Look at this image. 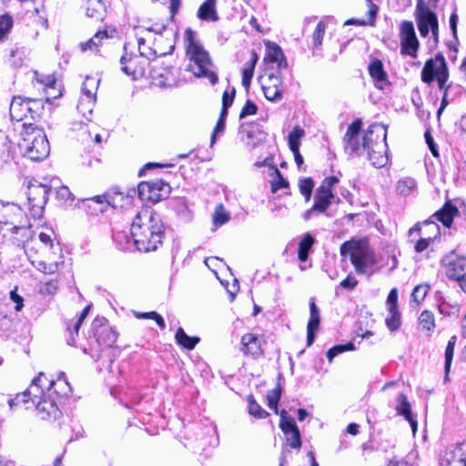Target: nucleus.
<instances>
[{
	"label": "nucleus",
	"mask_w": 466,
	"mask_h": 466,
	"mask_svg": "<svg viewBox=\"0 0 466 466\" xmlns=\"http://www.w3.org/2000/svg\"><path fill=\"white\" fill-rule=\"evenodd\" d=\"M96 98H87V96L82 95L79 98L77 110L83 115V116L89 120L88 115H91L94 109Z\"/></svg>",
	"instance_id": "nucleus-40"
},
{
	"label": "nucleus",
	"mask_w": 466,
	"mask_h": 466,
	"mask_svg": "<svg viewBox=\"0 0 466 466\" xmlns=\"http://www.w3.org/2000/svg\"><path fill=\"white\" fill-rule=\"evenodd\" d=\"M305 136V131L299 127H296L293 128L291 132L289 134V149H297L299 148L300 143L299 140L301 137Z\"/></svg>",
	"instance_id": "nucleus-49"
},
{
	"label": "nucleus",
	"mask_w": 466,
	"mask_h": 466,
	"mask_svg": "<svg viewBox=\"0 0 466 466\" xmlns=\"http://www.w3.org/2000/svg\"><path fill=\"white\" fill-rule=\"evenodd\" d=\"M369 73L374 80L377 88L383 89L384 86L388 84V76L380 60L374 59L370 64Z\"/></svg>",
	"instance_id": "nucleus-25"
},
{
	"label": "nucleus",
	"mask_w": 466,
	"mask_h": 466,
	"mask_svg": "<svg viewBox=\"0 0 466 466\" xmlns=\"http://www.w3.org/2000/svg\"><path fill=\"white\" fill-rule=\"evenodd\" d=\"M56 198L60 205L64 207H71L74 202V197L69 188L66 186H62L56 190Z\"/></svg>",
	"instance_id": "nucleus-46"
},
{
	"label": "nucleus",
	"mask_w": 466,
	"mask_h": 466,
	"mask_svg": "<svg viewBox=\"0 0 466 466\" xmlns=\"http://www.w3.org/2000/svg\"><path fill=\"white\" fill-rule=\"evenodd\" d=\"M424 137H425L426 143H427L431 154L435 157H439L438 147H437L436 143L434 142V139L429 130H427L425 132Z\"/></svg>",
	"instance_id": "nucleus-63"
},
{
	"label": "nucleus",
	"mask_w": 466,
	"mask_h": 466,
	"mask_svg": "<svg viewBox=\"0 0 466 466\" xmlns=\"http://www.w3.org/2000/svg\"><path fill=\"white\" fill-rule=\"evenodd\" d=\"M395 409L397 414L403 416L404 419L410 422L412 431H415L417 430L418 423L412 416L410 403L408 401L407 396L404 393L399 394Z\"/></svg>",
	"instance_id": "nucleus-22"
},
{
	"label": "nucleus",
	"mask_w": 466,
	"mask_h": 466,
	"mask_svg": "<svg viewBox=\"0 0 466 466\" xmlns=\"http://www.w3.org/2000/svg\"><path fill=\"white\" fill-rule=\"evenodd\" d=\"M28 114L32 119L39 117L44 111V100L42 98H25Z\"/></svg>",
	"instance_id": "nucleus-37"
},
{
	"label": "nucleus",
	"mask_w": 466,
	"mask_h": 466,
	"mask_svg": "<svg viewBox=\"0 0 466 466\" xmlns=\"http://www.w3.org/2000/svg\"><path fill=\"white\" fill-rule=\"evenodd\" d=\"M419 324L422 329L433 331L435 329L434 315L430 310H423L419 317Z\"/></svg>",
	"instance_id": "nucleus-42"
},
{
	"label": "nucleus",
	"mask_w": 466,
	"mask_h": 466,
	"mask_svg": "<svg viewBox=\"0 0 466 466\" xmlns=\"http://www.w3.org/2000/svg\"><path fill=\"white\" fill-rule=\"evenodd\" d=\"M71 391L64 372L56 380L40 372L28 387L31 402L42 420L57 419L60 415L59 400L67 397Z\"/></svg>",
	"instance_id": "nucleus-1"
},
{
	"label": "nucleus",
	"mask_w": 466,
	"mask_h": 466,
	"mask_svg": "<svg viewBox=\"0 0 466 466\" xmlns=\"http://www.w3.org/2000/svg\"><path fill=\"white\" fill-rule=\"evenodd\" d=\"M135 316L137 319H154L157 326L164 329L166 328V323L164 319L161 317L160 314H158L156 311H149V312H135Z\"/></svg>",
	"instance_id": "nucleus-55"
},
{
	"label": "nucleus",
	"mask_w": 466,
	"mask_h": 466,
	"mask_svg": "<svg viewBox=\"0 0 466 466\" xmlns=\"http://www.w3.org/2000/svg\"><path fill=\"white\" fill-rule=\"evenodd\" d=\"M170 191V186L163 180L146 181L138 184L137 193L142 200L158 202L165 198Z\"/></svg>",
	"instance_id": "nucleus-13"
},
{
	"label": "nucleus",
	"mask_w": 466,
	"mask_h": 466,
	"mask_svg": "<svg viewBox=\"0 0 466 466\" xmlns=\"http://www.w3.org/2000/svg\"><path fill=\"white\" fill-rule=\"evenodd\" d=\"M438 81L441 90H447L451 87V84H447L449 80V70L446 60L441 54H437L434 58L426 61L421 70V80L426 84H431L434 80Z\"/></svg>",
	"instance_id": "nucleus-9"
},
{
	"label": "nucleus",
	"mask_w": 466,
	"mask_h": 466,
	"mask_svg": "<svg viewBox=\"0 0 466 466\" xmlns=\"http://www.w3.org/2000/svg\"><path fill=\"white\" fill-rule=\"evenodd\" d=\"M263 93L268 101L278 102L282 98V88L275 86H262Z\"/></svg>",
	"instance_id": "nucleus-54"
},
{
	"label": "nucleus",
	"mask_w": 466,
	"mask_h": 466,
	"mask_svg": "<svg viewBox=\"0 0 466 466\" xmlns=\"http://www.w3.org/2000/svg\"><path fill=\"white\" fill-rule=\"evenodd\" d=\"M32 264L35 266V268L37 270H39L45 274H54L58 270L60 262L51 261V262L47 263L46 261L39 260V261H33Z\"/></svg>",
	"instance_id": "nucleus-47"
},
{
	"label": "nucleus",
	"mask_w": 466,
	"mask_h": 466,
	"mask_svg": "<svg viewBox=\"0 0 466 466\" xmlns=\"http://www.w3.org/2000/svg\"><path fill=\"white\" fill-rule=\"evenodd\" d=\"M430 290V286L428 284H420L417 285L411 293V298L414 302L420 304L427 296Z\"/></svg>",
	"instance_id": "nucleus-56"
},
{
	"label": "nucleus",
	"mask_w": 466,
	"mask_h": 466,
	"mask_svg": "<svg viewBox=\"0 0 466 466\" xmlns=\"http://www.w3.org/2000/svg\"><path fill=\"white\" fill-rule=\"evenodd\" d=\"M315 239L313 237L307 233L303 236L299 244L298 258L300 261L304 262L308 259L309 250L311 249Z\"/></svg>",
	"instance_id": "nucleus-34"
},
{
	"label": "nucleus",
	"mask_w": 466,
	"mask_h": 466,
	"mask_svg": "<svg viewBox=\"0 0 466 466\" xmlns=\"http://www.w3.org/2000/svg\"><path fill=\"white\" fill-rule=\"evenodd\" d=\"M287 442L293 449H299L301 447V438L299 430L293 431L289 434H285Z\"/></svg>",
	"instance_id": "nucleus-59"
},
{
	"label": "nucleus",
	"mask_w": 466,
	"mask_h": 466,
	"mask_svg": "<svg viewBox=\"0 0 466 466\" xmlns=\"http://www.w3.org/2000/svg\"><path fill=\"white\" fill-rule=\"evenodd\" d=\"M175 339L178 345L188 350H192L200 340L198 337L188 336L182 328L177 329Z\"/></svg>",
	"instance_id": "nucleus-33"
},
{
	"label": "nucleus",
	"mask_w": 466,
	"mask_h": 466,
	"mask_svg": "<svg viewBox=\"0 0 466 466\" xmlns=\"http://www.w3.org/2000/svg\"><path fill=\"white\" fill-rule=\"evenodd\" d=\"M130 234L137 250L149 252L156 250L162 243L165 228L160 216L147 208H142L134 218Z\"/></svg>",
	"instance_id": "nucleus-2"
},
{
	"label": "nucleus",
	"mask_w": 466,
	"mask_h": 466,
	"mask_svg": "<svg viewBox=\"0 0 466 466\" xmlns=\"http://www.w3.org/2000/svg\"><path fill=\"white\" fill-rule=\"evenodd\" d=\"M230 218L229 213L225 209L223 204L216 207L212 216L213 224L217 227L226 224Z\"/></svg>",
	"instance_id": "nucleus-43"
},
{
	"label": "nucleus",
	"mask_w": 466,
	"mask_h": 466,
	"mask_svg": "<svg viewBox=\"0 0 466 466\" xmlns=\"http://www.w3.org/2000/svg\"><path fill=\"white\" fill-rule=\"evenodd\" d=\"M217 0H206L198 8V17L205 21L216 22L218 15L216 9Z\"/></svg>",
	"instance_id": "nucleus-31"
},
{
	"label": "nucleus",
	"mask_w": 466,
	"mask_h": 466,
	"mask_svg": "<svg viewBox=\"0 0 466 466\" xmlns=\"http://www.w3.org/2000/svg\"><path fill=\"white\" fill-rule=\"evenodd\" d=\"M18 147L25 157L32 161H42L50 153V145L45 131L34 125H24Z\"/></svg>",
	"instance_id": "nucleus-5"
},
{
	"label": "nucleus",
	"mask_w": 466,
	"mask_h": 466,
	"mask_svg": "<svg viewBox=\"0 0 466 466\" xmlns=\"http://www.w3.org/2000/svg\"><path fill=\"white\" fill-rule=\"evenodd\" d=\"M9 112L13 121H23L29 116L26 99L22 96H14L10 103Z\"/></svg>",
	"instance_id": "nucleus-23"
},
{
	"label": "nucleus",
	"mask_w": 466,
	"mask_h": 466,
	"mask_svg": "<svg viewBox=\"0 0 466 466\" xmlns=\"http://www.w3.org/2000/svg\"><path fill=\"white\" fill-rule=\"evenodd\" d=\"M185 41L186 54L189 60L187 70L197 77L208 78L212 85H215L218 78L217 74L211 70L212 61L209 54L197 40L196 33L191 28H187Z\"/></svg>",
	"instance_id": "nucleus-3"
},
{
	"label": "nucleus",
	"mask_w": 466,
	"mask_h": 466,
	"mask_svg": "<svg viewBox=\"0 0 466 466\" xmlns=\"http://www.w3.org/2000/svg\"><path fill=\"white\" fill-rule=\"evenodd\" d=\"M265 166H272L276 177L270 182L271 191L276 193L281 188L289 187V181L283 177L277 167L273 166V157H267L263 161H257L255 167H261Z\"/></svg>",
	"instance_id": "nucleus-24"
},
{
	"label": "nucleus",
	"mask_w": 466,
	"mask_h": 466,
	"mask_svg": "<svg viewBox=\"0 0 466 466\" xmlns=\"http://www.w3.org/2000/svg\"><path fill=\"white\" fill-rule=\"evenodd\" d=\"M433 239L432 237L429 236L427 238H420L419 240L416 241V244L414 246L416 252L420 253L427 249V248L430 245V242Z\"/></svg>",
	"instance_id": "nucleus-64"
},
{
	"label": "nucleus",
	"mask_w": 466,
	"mask_h": 466,
	"mask_svg": "<svg viewBox=\"0 0 466 466\" xmlns=\"http://www.w3.org/2000/svg\"><path fill=\"white\" fill-rule=\"evenodd\" d=\"M325 29H326L325 24L322 21L319 22L314 32H313V35H312L314 46L317 47V46H321L323 36L325 34Z\"/></svg>",
	"instance_id": "nucleus-57"
},
{
	"label": "nucleus",
	"mask_w": 466,
	"mask_h": 466,
	"mask_svg": "<svg viewBox=\"0 0 466 466\" xmlns=\"http://www.w3.org/2000/svg\"><path fill=\"white\" fill-rule=\"evenodd\" d=\"M29 400L31 401L30 395L28 393V389H27L25 391L17 394L14 399H10L8 400V404H9L10 408H13L14 406H17L21 403L27 404V403H29Z\"/></svg>",
	"instance_id": "nucleus-60"
},
{
	"label": "nucleus",
	"mask_w": 466,
	"mask_h": 466,
	"mask_svg": "<svg viewBox=\"0 0 466 466\" xmlns=\"http://www.w3.org/2000/svg\"><path fill=\"white\" fill-rule=\"evenodd\" d=\"M279 427L284 434L299 430L293 418L288 416V412L285 410L280 412Z\"/></svg>",
	"instance_id": "nucleus-45"
},
{
	"label": "nucleus",
	"mask_w": 466,
	"mask_h": 466,
	"mask_svg": "<svg viewBox=\"0 0 466 466\" xmlns=\"http://www.w3.org/2000/svg\"><path fill=\"white\" fill-rule=\"evenodd\" d=\"M12 158V145L8 137L0 135V166Z\"/></svg>",
	"instance_id": "nucleus-36"
},
{
	"label": "nucleus",
	"mask_w": 466,
	"mask_h": 466,
	"mask_svg": "<svg viewBox=\"0 0 466 466\" xmlns=\"http://www.w3.org/2000/svg\"><path fill=\"white\" fill-rule=\"evenodd\" d=\"M417 183L411 177H405L398 181L397 191L402 196H408L416 188Z\"/></svg>",
	"instance_id": "nucleus-41"
},
{
	"label": "nucleus",
	"mask_w": 466,
	"mask_h": 466,
	"mask_svg": "<svg viewBox=\"0 0 466 466\" xmlns=\"http://www.w3.org/2000/svg\"><path fill=\"white\" fill-rule=\"evenodd\" d=\"M248 412L251 416L258 419H263L268 415V413L256 402L252 396L248 397Z\"/></svg>",
	"instance_id": "nucleus-53"
},
{
	"label": "nucleus",
	"mask_w": 466,
	"mask_h": 466,
	"mask_svg": "<svg viewBox=\"0 0 466 466\" xmlns=\"http://www.w3.org/2000/svg\"><path fill=\"white\" fill-rule=\"evenodd\" d=\"M400 53L404 56L417 57L419 40L412 22L403 21L400 25Z\"/></svg>",
	"instance_id": "nucleus-14"
},
{
	"label": "nucleus",
	"mask_w": 466,
	"mask_h": 466,
	"mask_svg": "<svg viewBox=\"0 0 466 466\" xmlns=\"http://www.w3.org/2000/svg\"><path fill=\"white\" fill-rule=\"evenodd\" d=\"M361 120L356 119L347 129L343 138L344 149L349 155H360L365 151L363 141L360 142V131L361 129Z\"/></svg>",
	"instance_id": "nucleus-15"
},
{
	"label": "nucleus",
	"mask_w": 466,
	"mask_h": 466,
	"mask_svg": "<svg viewBox=\"0 0 466 466\" xmlns=\"http://www.w3.org/2000/svg\"><path fill=\"white\" fill-rule=\"evenodd\" d=\"M446 276L458 283L466 293V257L460 256L455 250L446 254L441 259Z\"/></svg>",
	"instance_id": "nucleus-10"
},
{
	"label": "nucleus",
	"mask_w": 466,
	"mask_h": 466,
	"mask_svg": "<svg viewBox=\"0 0 466 466\" xmlns=\"http://www.w3.org/2000/svg\"><path fill=\"white\" fill-rule=\"evenodd\" d=\"M282 56H284V54L278 45H267V55L265 60L275 63L276 61H279Z\"/></svg>",
	"instance_id": "nucleus-51"
},
{
	"label": "nucleus",
	"mask_w": 466,
	"mask_h": 466,
	"mask_svg": "<svg viewBox=\"0 0 466 466\" xmlns=\"http://www.w3.org/2000/svg\"><path fill=\"white\" fill-rule=\"evenodd\" d=\"M106 8L102 0H86V14L95 21H102L106 15Z\"/></svg>",
	"instance_id": "nucleus-29"
},
{
	"label": "nucleus",
	"mask_w": 466,
	"mask_h": 466,
	"mask_svg": "<svg viewBox=\"0 0 466 466\" xmlns=\"http://www.w3.org/2000/svg\"><path fill=\"white\" fill-rule=\"evenodd\" d=\"M240 350L245 355L258 357L262 354L261 344L258 337L253 333H247L241 338Z\"/></svg>",
	"instance_id": "nucleus-19"
},
{
	"label": "nucleus",
	"mask_w": 466,
	"mask_h": 466,
	"mask_svg": "<svg viewBox=\"0 0 466 466\" xmlns=\"http://www.w3.org/2000/svg\"><path fill=\"white\" fill-rule=\"evenodd\" d=\"M99 82L100 80L96 77L86 76L82 86V95L87 98H96Z\"/></svg>",
	"instance_id": "nucleus-35"
},
{
	"label": "nucleus",
	"mask_w": 466,
	"mask_h": 466,
	"mask_svg": "<svg viewBox=\"0 0 466 466\" xmlns=\"http://www.w3.org/2000/svg\"><path fill=\"white\" fill-rule=\"evenodd\" d=\"M342 257H349L357 274H369L377 264L374 250L367 238H352L345 241L339 248Z\"/></svg>",
	"instance_id": "nucleus-4"
},
{
	"label": "nucleus",
	"mask_w": 466,
	"mask_h": 466,
	"mask_svg": "<svg viewBox=\"0 0 466 466\" xmlns=\"http://www.w3.org/2000/svg\"><path fill=\"white\" fill-rule=\"evenodd\" d=\"M51 191L50 187L37 181L30 182L27 188L29 214L34 218H41Z\"/></svg>",
	"instance_id": "nucleus-11"
},
{
	"label": "nucleus",
	"mask_w": 466,
	"mask_h": 466,
	"mask_svg": "<svg viewBox=\"0 0 466 466\" xmlns=\"http://www.w3.org/2000/svg\"><path fill=\"white\" fill-rule=\"evenodd\" d=\"M309 319L307 325V346L309 347L315 340L316 331L319 329L320 323V310L317 307L314 299L309 300Z\"/></svg>",
	"instance_id": "nucleus-18"
},
{
	"label": "nucleus",
	"mask_w": 466,
	"mask_h": 466,
	"mask_svg": "<svg viewBox=\"0 0 466 466\" xmlns=\"http://www.w3.org/2000/svg\"><path fill=\"white\" fill-rule=\"evenodd\" d=\"M13 26V19L9 15L0 16V43L4 42L11 31Z\"/></svg>",
	"instance_id": "nucleus-50"
},
{
	"label": "nucleus",
	"mask_w": 466,
	"mask_h": 466,
	"mask_svg": "<svg viewBox=\"0 0 466 466\" xmlns=\"http://www.w3.org/2000/svg\"><path fill=\"white\" fill-rule=\"evenodd\" d=\"M334 194L332 191L324 190L323 187H319L314 195V203L312 210H317V213H324L331 205Z\"/></svg>",
	"instance_id": "nucleus-21"
},
{
	"label": "nucleus",
	"mask_w": 466,
	"mask_h": 466,
	"mask_svg": "<svg viewBox=\"0 0 466 466\" xmlns=\"http://www.w3.org/2000/svg\"><path fill=\"white\" fill-rule=\"evenodd\" d=\"M299 192L305 197L306 201L310 199L314 182L311 177H304L299 181Z\"/></svg>",
	"instance_id": "nucleus-52"
},
{
	"label": "nucleus",
	"mask_w": 466,
	"mask_h": 466,
	"mask_svg": "<svg viewBox=\"0 0 466 466\" xmlns=\"http://www.w3.org/2000/svg\"><path fill=\"white\" fill-rule=\"evenodd\" d=\"M31 225L23 209L15 203L0 200V235L26 237Z\"/></svg>",
	"instance_id": "nucleus-7"
},
{
	"label": "nucleus",
	"mask_w": 466,
	"mask_h": 466,
	"mask_svg": "<svg viewBox=\"0 0 466 466\" xmlns=\"http://www.w3.org/2000/svg\"><path fill=\"white\" fill-rule=\"evenodd\" d=\"M35 79L38 83L43 85L44 92L46 93L45 100L48 103L54 98L61 96V91L56 88V79L52 75L40 76L37 72L35 73Z\"/></svg>",
	"instance_id": "nucleus-20"
},
{
	"label": "nucleus",
	"mask_w": 466,
	"mask_h": 466,
	"mask_svg": "<svg viewBox=\"0 0 466 466\" xmlns=\"http://www.w3.org/2000/svg\"><path fill=\"white\" fill-rule=\"evenodd\" d=\"M113 239L120 250L128 251L135 247L132 235L129 236L126 231H114Z\"/></svg>",
	"instance_id": "nucleus-32"
},
{
	"label": "nucleus",
	"mask_w": 466,
	"mask_h": 466,
	"mask_svg": "<svg viewBox=\"0 0 466 466\" xmlns=\"http://www.w3.org/2000/svg\"><path fill=\"white\" fill-rule=\"evenodd\" d=\"M459 213L458 208L451 201H447L443 207L435 212L431 218L441 222L446 228H450L454 217Z\"/></svg>",
	"instance_id": "nucleus-26"
},
{
	"label": "nucleus",
	"mask_w": 466,
	"mask_h": 466,
	"mask_svg": "<svg viewBox=\"0 0 466 466\" xmlns=\"http://www.w3.org/2000/svg\"><path fill=\"white\" fill-rule=\"evenodd\" d=\"M258 60V54L254 50H252L251 54H250L249 60L245 63L244 67L242 69L241 83H242V86L246 88V90L249 89Z\"/></svg>",
	"instance_id": "nucleus-30"
},
{
	"label": "nucleus",
	"mask_w": 466,
	"mask_h": 466,
	"mask_svg": "<svg viewBox=\"0 0 466 466\" xmlns=\"http://www.w3.org/2000/svg\"><path fill=\"white\" fill-rule=\"evenodd\" d=\"M355 346L352 342H348L346 344H339L330 348L327 352V358L329 362L333 360V359L345 351L354 350Z\"/></svg>",
	"instance_id": "nucleus-48"
},
{
	"label": "nucleus",
	"mask_w": 466,
	"mask_h": 466,
	"mask_svg": "<svg viewBox=\"0 0 466 466\" xmlns=\"http://www.w3.org/2000/svg\"><path fill=\"white\" fill-rule=\"evenodd\" d=\"M387 128L382 124L370 125L363 137V146L371 165L382 167L388 163Z\"/></svg>",
	"instance_id": "nucleus-6"
},
{
	"label": "nucleus",
	"mask_w": 466,
	"mask_h": 466,
	"mask_svg": "<svg viewBox=\"0 0 466 466\" xmlns=\"http://www.w3.org/2000/svg\"><path fill=\"white\" fill-rule=\"evenodd\" d=\"M54 235L55 233L53 231H50L49 233L41 232L39 233V240L46 248L52 251V253L56 255L61 254V248L59 244H54Z\"/></svg>",
	"instance_id": "nucleus-38"
},
{
	"label": "nucleus",
	"mask_w": 466,
	"mask_h": 466,
	"mask_svg": "<svg viewBox=\"0 0 466 466\" xmlns=\"http://www.w3.org/2000/svg\"><path fill=\"white\" fill-rule=\"evenodd\" d=\"M457 341V337L455 335L451 336L448 341V344L446 346L445 350V380L448 379V375L451 370L452 359H453V352H454V347Z\"/></svg>",
	"instance_id": "nucleus-39"
},
{
	"label": "nucleus",
	"mask_w": 466,
	"mask_h": 466,
	"mask_svg": "<svg viewBox=\"0 0 466 466\" xmlns=\"http://www.w3.org/2000/svg\"><path fill=\"white\" fill-rule=\"evenodd\" d=\"M280 399V390H274L269 394L267 395L268 405L269 409L274 410L275 412H278V403Z\"/></svg>",
	"instance_id": "nucleus-61"
},
{
	"label": "nucleus",
	"mask_w": 466,
	"mask_h": 466,
	"mask_svg": "<svg viewBox=\"0 0 466 466\" xmlns=\"http://www.w3.org/2000/svg\"><path fill=\"white\" fill-rule=\"evenodd\" d=\"M173 67L170 66L154 65L150 74L154 79H159L158 85L161 86H171L174 81Z\"/></svg>",
	"instance_id": "nucleus-27"
},
{
	"label": "nucleus",
	"mask_w": 466,
	"mask_h": 466,
	"mask_svg": "<svg viewBox=\"0 0 466 466\" xmlns=\"http://www.w3.org/2000/svg\"><path fill=\"white\" fill-rule=\"evenodd\" d=\"M388 310L389 315L385 319L386 326L390 331H396L401 325L400 313L398 309Z\"/></svg>",
	"instance_id": "nucleus-44"
},
{
	"label": "nucleus",
	"mask_w": 466,
	"mask_h": 466,
	"mask_svg": "<svg viewBox=\"0 0 466 466\" xmlns=\"http://www.w3.org/2000/svg\"><path fill=\"white\" fill-rule=\"evenodd\" d=\"M116 31L112 30L111 34L108 33L107 30H99L95 35L90 38L88 41L81 43L80 47L82 51L86 50H98V47L103 45L105 40H108L113 37V35Z\"/></svg>",
	"instance_id": "nucleus-28"
},
{
	"label": "nucleus",
	"mask_w": 466,
	"mask_h": 466,
	"mask_svg": "<svg viewBox=\"0 0 466 466\" xmlns=\"http://www.w3.org/2000/svg\"><path fill=\"white\" fill-rule=\"evenodd\" d=\"M418 29L421 36L426 37L430 31L437 40L438 19L436 14L430 10L423 0H419L416 5Z\"/></svg>",
	"instance_id": "nucleus-12"
},
{
	"label": "nucleus",
	"mask_w": 466,
	"mask_h": 466,
	"mask_svg": "<svg viewBox=\"0 0 466 466\" xmlns=\"http://www.w3.org/2000/svg\"><path fill=\"white\" fill-rule=\"evenodd\" d=\"M283 76L277 73H270L268 76V83L263 86L281 87Z\"/></svg>",
	"instance_id": "nucleus-62"
},
{
	"label": "nucleus",
	"mask_w": 466,
	"mask_h": 466,
	"mask_svg": "<svg viewBox=\"0 0 466 466\" xmlns=\"http://www.w3.org/2000/svg\"><path fill=\"white\" fill-rule=\"evenodd\" d=\"M145 45V39H138L139 55L127 54V46H124L125 53L120 58L121 70L133 79H138L145 76L147 68L149 65V56L154 54L150 50L147 54L142 50Z\"/></svg>",
	"instance_id": "nucleus-8"
},
{
	"label": "nucleus",
	"mask_w": 466,
	"mask_h": 466,
	"mask_svg": "<svg viewBox=\"0 0 466 466\" xmlns=\"http://www.w3.org/2000/svg\"><path fill=\"white\" fill-rule=\"evenodd\" d=\"M258 112V106L257 105L251 101V100H247V102L245 103V105L243 106L240 113H239V118L240 119H243L248 116H253L255 114H257Z\"/></svg>",
	"instance_id": "nucleus-58"
},
{
	"label": "nucleus",
	"mask_w": 466,
	"mask_h": 466,
	"mask_svg": "<svg viewBox=\"0 0 466 466\" xmlns=\"http://www.w3.org/2000/svg\"><path fill=\"white\" fill-rule=\"evenodd\" d=\"M441 466H466V442L449 447L441 458Z\"/></svg>",
	"instance_id": "nucleus-17"
},
{
	"label": "nucleus",
	"mask_w": 466,
	"mask_h": 466,
	"mask_svg": "<svg viewBox=\"0 0 466 466\" xmlns=\"http://www.w3.org/2000/svg\"><path fill=\"white\" fill-rule=\"evenodd\" d=\"M105 318L96 319L92 323V329L97 342L105 347H113L116 342L117 334L111 327L106 324Z\"/></svg>",
	"instance_id": "nucleus-16"
}]
</instances>
